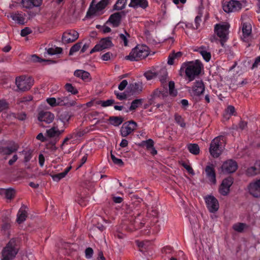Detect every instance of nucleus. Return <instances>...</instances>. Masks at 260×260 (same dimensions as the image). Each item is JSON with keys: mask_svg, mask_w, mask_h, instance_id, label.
<instances>
[{"mask_svg": "<svg viewBox=\"0 0 260 260\" xmlns=\"http://www.w3.org/2000/svg\"><path fill=\"white\" fill-rule=\"evenodd\" d=\"M181 68L185 69V73L189 82L199 76L203 69L201 62L198 60L183 64Z\"/></svg>", "mask_w": 260, "mask_h": 260, "instance_id": "f257e3e1", "label": "nucleus"}, {"mask_svg": "<svg viewBox=\"0 0 260 260\" xmlns=\"http://www.w3.org/2000/svg\"><path fill=\"white\" fill-rule=\"evenodd\" d=\"M149 48L144 45H138L132 49L125 59L132 61H139L145 58L149 54Z\"/></svg>", "mask_w": 260, "mask_h": 260, "instance_id": "f03ea898", "label": "nucleus"}, {"mask_svg": "<svg viewBox=\"0 0 260 260\" xmlns=\"http://www.w3.org/2000/svg\"><path fill=\"white\" fill-rule=\"evenodd\" d=\"M96 0H92L86 14L87 17L99 15L101 12L104 9L109 3L110 0H101L97 3Z\"/></svg>", "mask_w": 260, "mask_h": 260, "instance_id": "7ed1b4c3", "label": "nucleus"}, {"mask_svg": "<svg viewBox=\"0 0 260 260\" xmlns=\"http://www.w3.org/2000/svg\"><path fill=\"white\" fill-rule=\"evenodd\" d=\"M16 240L12 239L2 251V260H12L18 252L16 248Z\"/></svg>", "mask_w": 260, "mask_h": 260, "instance_id": "20e7f679", "label": "nucleus"}, {"mask_svg": "<svg viewBox=\"0 0 260 260\" xmlns=\"http://www.w3.org/2000/svg\"><path fill=\"white\" fill-rule=\"evenodd\" d=\"M34 80L30 76H21L16 78V84L20 90L25 91L29 90L34 85Z\"/></svg>", "mask_w": 260, "mask_h": 260, "instance_id": "39448f33", "label": "nucleus"}, {"mask_svg": "<svg viewBox=\"0 0 260 260\" xmlns=\"http://www.w3.org/2000/svg\"><path fill=\"white\" fill-rule=\"evenodd\" d=\"M223 138L218 136L215 138L210 144L209 151L213 157H218L222 152V146L221 141H223Z\"/></svg>", "mask_w": 260, "mask_h": 260, "instance_id": "423d86ee", "label": "nucleus"}, {"mask_svg": "<svg viewBox=\"0 0 260 260\" xmlns=\"http://www.w3.org/2000/svg\"><path fill=\"white\" fill-rule=\"evenodd\" d=\"M229 25L227 23L217 24L214 27L215 32L220 38L221 45H224V42L228 39Z\"/></svg>", "mask_w": 260, "mask_h": 260, "instance_id": "0eeeda50", "label": "nucleus"}, {"mask_svg": "<svg viewBox=\"0 0 260 260\" xmlns=\"http://www.w3.org/2000/svg\"><path fill=\"white\" fill-rule=\"evenodd\" d=\"M137 123L134 120L125 122L120 128V134L122 137H126L136 130Z\"/></svg>", "mask_w": 260, "mask_h": 260, "instance_id": "6e6552de", "label": "nucleus"}, {"mask_svg": "<svg viewBox=\"0 0 260 260\" xmlns=\"http://www.w3.org/2000/svg\"><path fill=\"white\" fill-rule=\"evenodd\" d=\"M243 5L238 1H230L225 2L222 6L223 10L226 13L235 12L240 11Z\"/></svg>", "mask_w": 260, "mask_h": 260, "instance_id": "1a4fd4ad", "label": "nucleus"}, {"mask_svg": "<svg viewBox=\"0 0 260 260\" xmlns=\"http://www.w3.org/2000/svg\"><path fill=\"white\" fill-rule=\"evenodd\" d=\"M113 46L111 41V38L107 37L102 39L90 52V54L93 52L102 51L105 49H108Z\"/></svg>", "mask_w": 260, "mask_h": 260, "instance_id": "9d476101", "label": "nucleus"}, {"mask_svg": "<svg viewBox=\"0 0 260 260\" xmlns=\"http://www.w3.org/2000/svg\"><path fill=\"white\" fill-rule=\"evenodd\" d=\"M249 193L255 198H260V179L251 182L247 187Z\"/></svg>", "mask_w": 260, "mask_h": 260, "instance_id": "9b49d317", "label": "nucleus"}, {"mask_svg": "<svg viewBox=\"0 0 260 260\" xmlns=\"http://www.w3.org/2000/svg\"><path fill=\"white\" fill-rule=\"evenodd\" d=\"M233 178L228 177L224 179L219 187V192L222 196H227L230 190V187L233 183Z\"/></svg>", "mask_w": 260, "mask_h": 260, "instance_id": "f8f14e48", "label": "nucleus"}, {"mask_svg": "<svg viewBox=\"0 0 260 260\" xmlns=\"http://www.w3.org/2000/svg\"><path fill=\"white\" fill-rule=\"evenodd\" d=\"M237 163L232 159H229L224 161L221 167V171L224 174L233 173L237 170Z\"/></svg>", "mask_w": 260, "mask_h": 260, "instance_id": "ddd939ff", "label": "nucleus"}, {"mask_svg": "<svg viewBox=\"0 0 260 260\" xmlns=\"http://www.w3.org/2000/svg\"><path fill=\"white\" fill-rule=\"evenodd\" d=\"M205 203L208 209L210 212H215L219 209L218 200L212 196H208L205 198Z\"/></svg>", "mask_w": 260, "mask_h": 260, "instance_id": "4468645a", "label": "nucleus"}, {"mask_svg": "<svg viewBox=\"0 0 260 260\" xmlns=\"http://www.w3.org/2000/svg\"><path fill=\"white\" fill-rule=\"evenodd\" d=\"M79 38V34L75 30H68L63 32L62 41L64 43H71L75 42Z\"/></svg>", "mask_w": 260, "mask_h": 260, "instance_id": "2eb2a0df", "label": "nucleus"}, {"mask_svg": "<svg viewBox=\"0 0 260 260\" xmlns=\"http://www.w3.org/2000/svg\"><path fill=\"white\" fill-rule=\"evenodd\" d=\"M205 88V85L202 80H196L193 83L190 93L193 95L199 96L203 93Z\"/></svg>", "mask_w": 260, "mask_h": 260, "instance_id": "dca6fc26", "label": "nucleus"}, {"mask_svg": "<svg viewBox=\"0 0 260 260\" xmlns=\"http://www.w3.org/2000/svg\"><path fill=\"white\" fill-rule=\"evenodd\" d=\"M38 119L40 122L49 124L54 120V115L50 112L41 111L38 114Z\"/></svg>", "mask_w": 260, "mask_h": 260, "instance_id": "f3484780", "label": "nucleus"}, {"mask_svg": "<svg viewBox=\"0 0 260 260\" xmlns=\"http://www.w3.org/2000/svg\"><path fill=\"white\" fill-rule=\"evenodd\" d=\"M63 130H59L57 126L54 123V125L51 128L46 131V134L49 138H55V140L53 142V145H55L56 143L59 140V137L63 133Z\"/></svg>", "mask_w": 260, "mask_h": 260, "instance_id": "a211bd4d", "label": "nucleus"}, {"mask_svg": "<svg viewBox=\"0 0 260 260\" xmlns=\"http://www.w3.org/2000/svg\"><path fill=\"white\" fill-rule=\"evenodd\" d=\"M206 177L210 184H215L216 183V175L214 166L209 165L205 168Z\"/></svg>", "mask_w": 260, "mask_h": 260, "instance_id": "6ab92c4d", "label": "nucleus"}, {"mask_svg": "<svg viewBox=\"0 0 260 260\" xmlns=\"http://www.w3.org/2000/svg\"><path fill=\"white\" fill-rule=\"evenodd\" d=\"M122 14L123 12L114 13L111 15L107 23H110L114 27H118L121 23Z\"/></svg>", "mask_w": 260, "mask_h": 260, "instance_id": "aec40b11", "label": "nucleus"}, {"mask_svg": "<svg viewBox=\"0 0 260 260\" xmlns=\"http://www.w3.org/2000/svg\"><path fill=\"white\" fill-rule=\"evenodd\" d=\"M251 25L250 23L244 22L243 23L242 26V40L245 42H248L251 38Z\"/></svg>", "mask_w": 260, "mask_h": 260, "instance_id": "412c9836", "label": "nucleus"}, {"mask_svg": "<svg viewBox=\"0 0 260 260\" xmlns=\"http://www.w3.org/2000/svg\"><path fill=\"white\" fill-rule=\"evenodd\" d=\"M157 76L164 88L167 87L168 74L166 67H162L157 73Z\"/></svg>", "mask_w": 260, "mask_h": 260, "instance_id": "4be33fe9", "label": "nucleus"}, {"mask_svg": "<svg viewBox=\"0 0 260 260\" xmlns=\"http://www.w3.org/2000/svg\"><path fill=\"white\" fill-rule=\"evenodd\" d=\"M42 0H21L22 7L30 9L34 7H40L42 4Z\"/></svg>", "mask_w": 260, "mask_h": 260, "instance_id": "5701e85b", "label": "nucleus"}, {"mask_svg": "<svg viewBox=\"0 0 260 260\" xmlns=\"http://www.w3.org/2000/svg\"><path fill=\"white\" fill-rule=\"evenodd\" d=\"M57 101L58 106H60L72 107L76 104L75 101L70 100L69 96L58 97L57 98Z\"/></svg>", "mask_w": 260, "mask_h": 260, "instance_id": "b1692460", "label": "nucleus"}, {"mask_svg": "<svg viewBox=\"0 0 260 260\" xmlns=\"http://www.w3.org/2000/svg\"><path fill=\"white\" fill-rule=\"evenodd\" d=\"M18 148V145L16 143H14L11 147L0 146V154L9 155L12 153L17 151Z\"/></svg>", "mask_w": 260, "mask_h": 260, "instance_id": "393cba45", "label": "nucleus"}, {"mask_svg": "<svg viewBox=\"0 0 260 260\" xmlns=\"http://www.w3.org/2000/svg\"><path fill=\"white\" fill-rule=\"evenodd\" d=\"M152 96L154 100L157 99L165 100L168 96L167 87L164 88L162 90H160L158 89H155L153 92Z\"/></svg>", "mask_w": 260, "mask_h": 260, "instance_id": "a878e982", "label": "nucleus"}, {"mask_svg": "<svg viewBox=\"0 0 260 260\" xmlns=\"http://www.w3.org/2000/svg\"><path fill=\"white\" fill-rule=\"evenodd\" d=\"M128 6L134 8L140 7L145 9L148 7V3L147 0H131Z\"/></svg>", "mask_w": 260, "mask_h": 260, "instance_id": "bb28decb", "label": "nucleus"}, {"mask_svg": "<svg viewBox=\"0 0 260 260\" xmlns=\"http://www.w3.org/2000/svg\"><path fill=\"white\" fill-rule=\"evenodd\" d=\"M26 206H23L18 211L17 216V222L20 224L26 220L27 213L26 211Z\"/></svg>", "mask_w": 260, "mask_h": 260, "instance_id": "cd10ccee", "label": "nucleus"}, {"mask_svg": "<svg viewBox=\"0 0 260 260\" xmlns=\"http://www.w3.org/2000/svg\"><path fill=\"white\" fill-rule=\"evenodd\" d=\"M260 171V161H257L254 166L247 169L246 173L249 176H254L258 173Z\"/></svg>", "mask_w": 260, "mask_h": 260, "instance_id": "c85d7f7f", "label": "nucleus"}, {"mask_svg": "<svg viewBox=\"0 0 260 260\" xmlns=\"http://www.w3.org/2000/svg\"><path fill=\"white\" fill-rule=\"evenodd\" d=\"M74 75L78 78L82 79L83 81H88L89 79L90 74L84 70H77L75 71Z\"/></svg>", "mask_w": 260, "mask_h": 260, "instance_id": "c756f323", "label": "nucleus"}, {"mask_svg": "<svg viewBox=\"0 0 260 260\" xmlns=\"http://www.w3.org/2000/svg\"><path fill=\"white\" fill-rule=\"evenodd\" d=\"M199 52L206 61L208 62L210 60L211 57V53L208 48L201 47L199 48Z\"/></svg>", "mask_w": 260, "mask_h": 260, "instance_id": "7c9ffc66", "label": "nucleus"}, {"mask_svg": "<svg viewBox=\"0 0 260 260\" xmlns=\"http://www.w3.org/2000/svg\"><path fill=\"white\" fill-rule=\"evenodd\" d=\"M10 17L15 21L20 24L24 23L25 18L20 13H13L10 14Z\"/></svg>", "mask_w": 260, "mask_h": 260, "instance_id": "2f4dec72", "label": "nucleus"}, {"mask_svg": "<svg viewBox=\"0 0 260 260\" xmlns=\"http://www.w3.org/2000/svg\"><path fill=\"white\" fill-rule=\"evenodd\" d=\"M136 243L137 246L140 248V251L142 252H145L146 250L151 245V242L149 241H137Z\"/></svg>", "mask_w": 260, "mask_h": 260, "instance_id": "473e14b6", "label": "nucleus"}, {"mask_svg": "<svg viewBox=\"0 0 260 260\" xmlns=\"http://www.w3.org/2000/svg\"><path fill=\"white\" fill-rule=\"evenodd\" d=\"M72 167L70 166L66 169V170L61 173H58L55 175H52V179L54 181L58 182L62 178H64L71 169Z\"/></svg>", "mask_w": 260, "mask_h": 260, "instance_id": "72a5a7b5", "label": "nucleus"}, {"mask_svg": "<svg viewBox=\"0 0 260 260\" xmlns=\"http://www.w3.org/2000/svg\"><path fill=\"white\" fill-rule=\"evenodd\" d=\"M16 196V191L14 188H5L4 197L9 200H12Z\"/></svg>", "mask_w": 260, "mask_h": 260, "instance_id": "f704fd0d", "label": "nucleus"}, {"mask_svg": "<svg viewBox=\"0 0 260 260\" xmlns=\"http://www.w3.org/2000/svg\"><path fill=\"white\" fill-rule=\"evenodd\" d=\"M187 148L189 151L194 155H198L200 153V148L197 144H189L187 145Z\"/></svg>", "mask_w": 260, "mask_h": 260, "instance_id": "c9c22d12", "label": "nucleus"}, {"mask_svg": "<svg viewBox=\"0 0 260 260\" xmlns=\"http://www.w3.org/2000/svg\"><path fill=\"white\" fill-rule=\"evenodd\" d=\"M169 91L168 94L170 95L175 97L177 95V90L175 88V83L173 81L169 82L168 83Z\"/></svg>", "mask_w": 260, "mask_h": 260, "instance_id": "e433bc0d", "label": "nucleus"}, {"mask_svg": "<svg viewBox=\"0 0 260 260\" xmlns=\"http://www.w3.org/2000/svg\"><path fill=\"white\" fill-rule=\"evenodd\" d=\"M110 123L114 126H119L123 121V119L119 116H111L109 118Z\"/></svg>", "mask_w": 260, "mask_h": 260, "instance_id": "4c0bfd02", "label": "nucleus"}, {"mask_svg": "<svg viewBox=\"0 0 260 260\" xmlns=\"http://www.w3.org/2000/svg\"><path fill=\"white\" fill-rule=\"evenodd\" d=\"M46 50H47V53L51 55L60 54L62 52V49L58 47H51L46 49Z\"/></svg>", "mask_w": 260, "mask_h": 260, "instance_id": "58836bf2", "label": "nucleus"}, {"mask_svg": "<svg viewBox=\"0 0 260 260\" xmlns=\"http://www.w3.org/2000/svg\"><path fill=\"white\" fill-rule=\"evenodd\" d=\"M70 118L71 116L67 111L61 113L59 116V120L62 122L64 124L69 122Z\"/></svg>", "mask_w": 260, "mask_h": 260, "instance_id": "ea45409f", "label": "nucleus"}, {"mask_svg": "<svg viewBox=\"0 0 260 260\" xmlns=\"http://www.w3.org/2000/svg\"><path fill=\"white\" fill-rule=\"evenodd\" d=\"M143 103V100L140 99H136L134 100L132 103L131 105L129 108L130 111L135 110L138 107L142 105Z\"/></svg>", "mask_w": 260, "mask_h": 260, "instance_id": "a19ab883", "label": "nucleus"}, {"mask_svg": "<svg viewBox=\"0 0 260 260\" xmlns=\"http://www.w3.org/2000/svg\"><path fill=\"white\" fill-rule=\"evenodd\" d=\"M64 89L68 92H71L72 94H77L78 90L71 83H66L64 85Z\"/></svg>", "mask_w": 260, "mask_h": 260, "instance_id": "79ce46f5", "label": "nucleus"}, {"mask_svg": "<svg viewBox=\"0 0 260 260\" xmlns=\"http://www.w3.org/2000/svg\"><path fill=\"white\" fill-rule=\"evenodd\" d=\"M180 165H181L189 174L192 175L194 174V171L189 161H180Z\"/></svg>", "mask_w": 260, "mask_h": 260, "instance_id": "37998d69", "label": "nucleus"}, {"mask_svg": "<svg viewBox=\"0 0 260 260\" xmlns=\"http://www.w3.org/2000/svg\"><path fill=\"white\" fill-rule=\"evenodd\" d=\"M247 228V225L243 223H237L233 225V229L238 232H242Z\"/></svg>", "mask_w": 260, "mask_h": 260, "instance_id": "c03bdc74", "label": "nucleus"}, {"mask_svg": "<svg viewBox=\"0 0 260 260\" xmlns=\"http://www.w3.org/2000/svg\"><path fill=\"white\" fill-rule=\"evenodd\" d=\"M126 0H118L114 6V8L117 10H121L125 8Z\"/></svg>", "mask_w": 260, "mask_h": 260, "instance_id": "a18cd8bd", "label": "nucleus"}, {"mask_svg": "<svg viewBox=\"0 0 260 260\" xmlns=\"http://www.w3.org/2000/svg\"><path fill=\"white\" fill-rule=\"evenodd\" d=\"M142 85L141 83H135L132 85V90L133 93H139L142 90Z\"/></svg>", "mask_w": 260, "mask_h": 260, "instance_id": "49530a36", "label": "nucleus"}, {"mask_svg": "<svg viewBox=\"0 0 260 260\" xmlns=\"http://www.w3.org/2000/svg\"><path fill=\"white\" fill-rule=\"evenodd\" d=\"M82 43L78 42L74 44L70 49L69 55H72L74 53L79 50L81 47Z\"/></svg>", "mask_w": 260, "mask_h": 260, "instance_id": "de8ad7c7", "label": "nucleus"}, {"mask_svg": "<svg viewBox=\"0 0 260 260\" xmlns=\"http://www.w3.org/2000/svg\"><path fill=\"white\" fill-rule=\"evenodd\" d=\"M114 103V100L110 99L107 101H99L97 102V104L101 105L103 107H106L112 105Z\"/></svg>", "mask_w": 260, "mask_h": 260, "instance_id": "09e8293b", "label": "nucleus"}, {"mask_svg": "<svg viewBox=\"0 0 260 260\" xmlns=\"http://www.w3.org/2000/svg\"><path fill=\"white\" fill-rule=\"evenodd\" d=\"M30 59L31 61L34 62H41L44 61L49 62L50 63L54 62V61H53L51 60H45V59H41L36 55H32L30 56Z\"/></svg>", "mask_w": 260, "mask_h": 260, "instance_id": "8fccbe9b", "label": "nucleus"}, {"mask_svg": "<svg viewBox=\"0 0 260 260\" xmlns=\"http://www.w3.org/2000/svg\"><path fill=\"white\" fill-rule=\"evenodd\" d=\"M119 36L121 41L123 42L124 46H127L128 45L127 38L130 37V35L125 31V34H120Z\"/></svg>", "mask_w": 260, "mask_h": 260, "instance_id": "3c124183", "label": "nucleus"}, {"mask_svg": "<svg viewBox=\"0 0 260 260\" xmlns=\"http://www.w3.org/2000/svg\"><path fill=\"white\" fill-rule=\"evenodd\" d=\"M9 103L6 101V100H0V112L7 110L9 108Z\"/></svg>", "mask_w": 260, "mask_h": 260, "instance_id": "603ef678", "label": "nucleus"}, {"mask_svg": "<svg viewBox=\"0 0 260 260\" xmlns=\"http://www.w3.org/2000/svg\"><path fill=\"white\" fill-rule=\"evenodd\" d=\"M179 55V52L176 53H173L168 56V64L173 65L174 63V59Z\"/></svg>", "mask_w": 260, "mask_h": 260, "instance_id": "864d4df0", "label": "nucleus"}, {"mask_svg": "<svg viewBox=\"0 0 260 260\" xmlns=\"http://www.w3.org/2000/svg\"><path fill=\"white\" fill-rule=\"evenodd\" d=\"M144 75L147 80H150L156 77L157 73L151 71H147L144 74Z\"/></svg>", "mask_w": 260, "mask_h": 260, "instance_id": "5fc2aeb1", "label": "nucleus"}, {"mask_svg": "<svg viewBox=\"0 0 260 260\" xmlns=\"http://www.w3.org/2000/svg\"><path fill=\"white\" fill-rule=\"evenodd\" d=\"M115 56L110 52H107L102 55L101 58L104 61H108L114 58Z\"/></svg>", "mask_w": 260, "mask_h": 260, "instance_id": "6e6d98bb", "label": "nucleus"}, {"mask_svg": "<svg viewBox=\"0 0 260 260\" xmlns=\"http://www.w3.org/2000/svg\"><path fill=\"white\" fill-rule=\"evenodd\" d=\"M142 143L145 145L147 150L150 149L154 146V141L151 139L143 141Z\"/></svg>", "mask_w": 260, "mask_h": 260, "instance_id": "4d7b16f0", "label": "nucleus"}, {"mask_svg": "<svg viewBox=\"0 0 260 260\" xmlns=\"http://www.w3.org/2000/svg\"><path fill=\"white\" fill-rule=\"evenodd\" d=\"M140 214H138L137 216L135 217V219L134 220V224L136 228H140L143 226V225L144 224V223L140 221V219H139V217L140 216Z\"/></svg>", "mask_w": 260, "mask_h": 260, "instance_id": "13d9d810", "label": "nucleus"}, {"mask_svg": "<svg viewBox=\"0 0 260 260\" xmlns=\"http://www.w3.org/2000/svg\"><path fill=\"white\" fill-rule=\"evenodd\" d=\"M111 157L113 161V162L116 164L120 166H121L123 165V162L121 159L116 158L114 154H112V151H111Z\"/></svg>", "mask_w": 260, "mask_h": 260, "instance_id": "bf43d9fd", "label": "nucleus"}, {"mask_svg": "<svg viewBox=\"0 0 260 260\" xmlns=\"http://www.w3.org/2000/svg\"><path fill=\"white\" fill-rule=\"evenodd\" d=\"M47 103L52 107H56L58 106L57 104V98H48L46 100Z\"/></svg>", "mask_w": 260, "mask_h": 260, "instance_id": "052dcab7", "label": "nucleus"}, {"mask_svg": "<svg viewBox=\"0 0 260 260\" xmlns=\"http://www.w3.org/2000/svg\"><path fill=\"white\" fill-rule=\"evenodd\" d=\"M32 100V96L31 95H27L23 96L18 100L19 103H25L27 102L31 101Z\"/></svg>", "mask_w": 260, "mask_h": 260, "instance_id": "680f3d73", "label": "nucleus"}, {"mask_svg": "<svg viewBox=\"0 0 260 260\" xmlns=\"http://www.w3.org/2000/svg\"><path fill=\"white\" fill-rule=\"evenodd\" d=\"M235 112V108L232 106H229L225 110V114L231 116L234 115Z\"/></svg>", "mask_w": 260, "mask_h": 260, "instance_id": "e2e57ef3", "label": "nucleus"}, {"mask_svg": "<svg viewBox=\"0 0 260 260\" xmlns=\"http://www.w3.org/2000/svg\"><path fill=\"white\" fill-rule=\"evenodd\" d=\"M31 32H32V31L30 29V28H29L28 27H26L21 30V35L22 37H25V36L30 34V33H31Z\"/></svg>", "mask_w": 260, "mask_h": 260, "instance_id": "0e129e2a", "label": "nucleus"}, {"mask_svg": "<svg viewBox=\"0 0 260 260\" xmlns=\"http://www.w3.org/2000/svg\"><path fill=\"white\" fill-rule=\"evenodd\" d=\"M93 253V251L91 248H90V247L87 248L85 250L86 257L87 258H89L91 257L92 256Z\"/></svg>", "mask_w": 260, "mask_h": 260, "instance_id": "69168bd1", "label": "nucleus"}, {"mask_svg": "<svg viewBox=\"0 0 260 260\" xmlns=\"http://www.w3.org/2000/svg\"><path fill=\"white\" fill-rule=\"evenodd\" d=\"M115 94L116 95V97L119 100H123L126 99L127 96L126 94L124 93H119L117 91L114 92Z\"/></svg>", "mask_w": 260, "mask_h": 260, "instance_id": "338daca9", "label": "nucleus"}, {"mask_svg": "<svg viewBox=\"0 0 260 260\" xmlns=\"http://www.w3.org/2000/svg\"><path fill=\"white\" fill-rule=\"evenodd\" d=\"M127 81L126 80H122L118 85V89L120 90H123L127 86Z\"/></svg>", "mask_w": 260, "mask_h": 260, "instance_id": "774afa93", "label": "nucleus"}]
</instances>
